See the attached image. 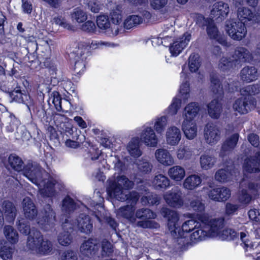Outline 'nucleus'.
I'll return each instance as SVG.
<instances>
[{"instance_id":"nucleus-1","label":"nucleus","mask_w":260,"mask_h":260,"mask_svg":"<svg viewBox=\"0 0 260 260\" xmlns=\"http://www.w3.org/2000/svg\"><path fill=\"white\" fill-rule=\"evenodd\" d=\"M108 182L107 192L110 197L120 201H127L128 203L131 204V205L119 208L117 214L134 223L136 219L134 215L135 209L133 205L135 204L138 200L139 195L136 191L127 194V190L134 186L133 182L124 175H118L109 179Z\"/></svg>"},{"instance_id":"nucleus-2","label":"nucleus","mask_w":260,"mask_h":260,"mask_svg":"<svg viewBox=\"0 0 260 260\" xmlns=\"http://www.w3.org/2000/svg\"><path fill=\"white\" fill-rule=\"evenodd\" d=\"M24 176L39 188L42 197H51L55 195L58 182L51 177L36 163L28 164L24 168Z\"/></svg>"},{"instance_id":"nucleus-3","label":"nucleus","mask_w":260,"mask_h":260,"mask_svg":"<svg viewBox=\"0 0 260 260\" xmlns=\"http://www.w3.org/2000/svg\"><path fill=\"white\" fill-rule=\"evenodd\" d=\"M161 214L167 219V227L171 235L175 238H185L188 234L201 225L199 221L190 219L185 221L180 226V216L174 210L164 207Z\"/></svg>"},{"instance_id":"nucleus-4","label":"nucleus","mask_w":260,"mask_h":260,"mask_svg":"<svg viewBox=\"0 0 260 260\" xmlns=\"http://www.w3.org/2000/svg\"><path fill=\"white\" fill-rule=\"evenodd\" d=\"M26 246L32 252L41 255L49 254L52 250L51 242L44 238L39 231L29 234Z\"/></svg>"},{"instance_id":"nucleus-5","label":"nucleus","mask_w":260,"mask_h":260,"mask_svg":"<svg viewBox=\"0 0 260 260\" xmlns=\"http://www.w3.org/2000/svg\"><path fill=\"white\" fill-rule=\"evenodd\" d=\"M198 219L201 225L190 235V239L192 242L201 241L217 235L215 230L212 226V217L208 214L198 215Z\"/></svg>"},{"instance_id":"nucleus-6","label":"nucleus","mask_w":260,"mask_h":260,"mask_svg":"<svg viewBox=\"0 0 260 260\" xmlns=\"http://www.w3.org/2000/svg\"><path fill=\"white\" fill-rule=\"evenodd\" d=\"M62 226L63 229H70L72 230L74 227H77L79 231L85 234H89L93 229L92 222L89 215L81 214L74 222L71 223L69 217L65 219L62 223Z\"/></svg>"},{"instance_id":"nucleus-7","label":"nucleus","mask_w":260,"mask_h":260,"mask_svg":"<svg viewBox=\"0 0 260 260\" xmlns=\"http://www.w3.org/2000/svg\"><path fill=\"white\" fill-rule=\"evenodd\" d=\"M42 216L37 218L39 226L45 231H51L55 226V213L50 205H46L41 211Z\"/></svg>"},{"instance_id":"nucleus-8","label":"nucleus","mask_w":260,"mask_h":260,"mask_svg":"<svg viewBox=\"0 0 260 260\" xmlns=\"http://www.w3.org/2000/svg\"><path fill=\"white\" fill-rule=\"evenodd\" d=\"M225 81L223 85L221 86L220 82L218 77L216 75H213L211 77V87L213 92L215 94H218L222 96L223 94V91L232 92L238 90L239 82L238 81Z\"/></svg>"},{"instance_id":"nucleus-9","label":"nucleus","mask_w":260,"mask_h":260,"mask_svg":"<svg viewBox=\"0 0 260 260\" xmlns=\"http://www.w3.org/2000/svg\"><path fill=\"white\" fill-rule=\"evenodd\" d=\"M223 224L224 219L223 218L212 217V226L214 228L217 233V235L213 236L212 238H218L221 240H231L237 237V232L231 228H226L222 230Z\"/></svg>"},{"instance_id":"nucleus-10","label":"nucleus","mask_w":260,"mask_h":260,"mask_svg":"<svg viewBox=\"0 0 260 260\" xmlns=\"http://www.w3.org/2000/svg\"><path fill=\"white\" fill-rule=\"evenodd\" d=\"M225 31L233 40L240 41L247 34L245 25L238 20H228L226 22Z\"/></svg>"},{"instance_id":"nucleus-11","label":"nucleus","mask_w":260,"mask_h":260,"mask_svg":"<svg viewBox=\"0 0 260 260\" xmlns=\"http://www.w3.org/2000/svg\"><path fill=\"white\" fill-rule=\"evenodd\" d=\"M173 37L169 41L173 42L170 44L169 50L172 56H177L182 50L187 46L191 40V34L188 32L176 37L174 31Z\"/></svg>"},{"instance_id":"nucleus-12","label":"nucleus","mask_w":260,"mask_h":260,"mask_svg":"<svg viewBox=\"0 0 260 260\" xmlns=\"http://www.w3.org/2000/svg\"><path fill=\"white\" fill-rule=\"evenodd\" d=\"M221 138L219 127L214 123H207L204 128V139L205 142L210 145L216 144Z\"/></svg>"},{"instance_id":"nucleus-13","label":"nucleus","mask_w":260,"mask_h":260,"mask_svg":"<svg viewBox=\"0 0 260 260\" xmlns=\"http://www.w3.org/2000/svg\"><path fill=\"white\" fill-rule=\"evenodd\" d=\"M163 197L166 204L171 207L180 208L184 204L182 191L178 187L166 192Z\"/></svg>"},{"instance_id":"nucleus-14","label":"nucleus","mask_w":260,"mask_h":260,"mask_svg":"<svg viewBox=\"0 0 260 260\" xmlns=\"http://www.w3.org/2000/svg\"><path fill=\"white\" fill-rule=\"evenodd\" d=\"M98 27L108 37H114L118 34L117 25H112L108 16L100 15L96 18Z\"/></svg>"},{"instance_id":"nucleus-15","label":"nucleus","mask_w":260,"mask_h":260,"mask_svg":"<svg viewBox=\"0 0 260 260\" xmlns=\"http://www.w3.org/2000/svg\"><path fill=\"white\" fill-rule=\"evenodd\" d=\"M238 21L245 22H250L251 23H260V8L254 13L246 7H239L237 10Z\"/></svg>"},{"instance_id":"nucleus-16","label":"nucleus","mask_w":260,"mask_h":260,"mask_svg":"<svg viewBox=\"0 0 260 260\" xmlns=\"http://www.w3.org/2000/svg\"><path fill=\"white\" fill-rule=\"evenodd\" d=\"M89 47L87 45L83 43H80L78 45V47L75 48V50L73 51V53L76 54V59L81 58V59L77 60L75 62L74 71L77 74H80L84 71L85 64L84 55L88 52Z\"/></svg>"},{"instance_id":"nucleus-17","label":"nucleus","mask_w":260,"mask_h":260,"mask_svg":"<svg viewBox=\"0 0 260 260\" xmlns=\"http://www.w3.org/2000/svg\"><path fill=\"white\" fill-rule=\"evenodd\" d=\"M256 106L254 100H249L247 97H241L237 99L233 105L234 110L240 114H245L253 109Z\"/></svg>"},{"instance_id":"nucleus-18","label":"nucleus","mask_w":260,"mask_h":260,"mask_svg":"<svg viewBox=\"0 0 260 260\" xmlns=\"http://www.w3.org/2000/svg\"><path fill=\"white\" fill-rule=\"evenodd\" d=\"M255 235L254 240L250 242L248 239V236L244 232L240 233V239L244 244L245 247L251 250H255L253 253H260V229H256L254 233Z\"/></svg>"},{"instance_id":"nucleus-19","label":"nucleus","mask_w":260,"mask_h":260,"mask_svg":"<svg viewBox=\"0 0 260 260\" xmlns=\"http://www.w3.org/2000/svg\"><path fill=\"white\" fill-rule=\"evenodd\" d=\"M140 139L146 146L152 147H156L158 141L154 130L149 126L144 127L140 135Z\"/></svg>"},{"instance_id":"nucleus-20","label":"nucleus","mask_w":260,"mask_h":260,"mask_svg":"<svg viewBox=\"0 0 260 260\" xmlns=\"http://www.w3.org/2000/svg\"><path fill=\"white\" fill-rule=\"evenodd\" d=\"M154 155L157 162L163 166H171L175 164L173 156L165 148L157 149L155 151Z\"/></svg>"},{"instance_id":"nucleus-21","label":"nucleus","mask_w":260,"mask_h":260,"mask_svg":"<svg viewBox=\"0 0 260 260\" xmlns=\"http://www.w3.org/2000/svg\"><path fill=\"white\" fill-rule=\"evenodd\" d=\"M181 132L178 127L172 125L167 129L166 140L168 145L171 146H177L181 140Z\"/></svg>"},{"instance_id":"nucleus-22","label":"nucleus","mask_w":260,"mask_h":260,"mask_svg":"<svg viewBox=\"0 0 260 260\" xmlns=\"http://www.w3.org/2000/svg\"><path fill=\"white\" fill-rule=\"evenodd\" d=\"M229 11L228 4L223 2H218L213 4L211 10L210 16L212 19L220 18L221 20L228 15Z\"/></svg>"},{"instance_id":"nucleus-23","label":"nucleus","mask_w":260,"mask_h":260,"mask_svg":"<svg viewBox=\"0 0 260 260\" xmlns=\"http://www.w3.org/2000/svg\"><path fill=\"white\" fill-rule=\"evenodd\" d=\"M207 25V32L211 39L215 40L222 46H228V43L225 38L219 32L212 20L208 22Z\"/></svg>"},{"instance_id":"nucleus-24","label":"nucleus","mask_w":260,"mask_h":260,"mask_svg":"<svg viewBox=\"0 0 260 260\" xmlns=\"http://www.w3.org/2000/svg\"><path fill=\"white\" fill-rule=\"evenodd\" d=\"M99 247L98 240L90 238L82 243L80 247V252L83 255L90 256L96 253Z\"/></svg>"},{"instance_id":"nucleus-25","label":"nucleus","mask_w":260,"mask_h":260,"mask_svg":"<svg viewBox=\"0 0 260 260\" xmlns=\"http://www.w3.org/2000/svg\"><path fill=\"white\" fill-rule=\"evenodd\" d=\"M200 107L197 103H190L187 105L183 113L182 122H194L193 119L198 114Z\"/></svg>"},{"instance_id":"nucleus-26","label":"nucleus","mask_w":260,"mask_h":260,"mask_svg":"<svg viewBox=\"0 0 260 260\" xmlns=\"http://www.w3.org/2000/svg\"><path fill=\"white\" fill-rule=\"evenodd\" d=\"M22 207L24 216L27 219L32 220L37 217L38 210L30 198H25L23 199Z\"/></svg>"},{"instance_id":"nucleus-27","label":"nucleus","mask_w":260,"mask_h":260,"mask_svg":"<svg viewBox=\"0 0 260 260\" xmlns=\"http://www.w3.org/2000/svg\"><path fill=\"white\" fill-rule=\"evenodd\" d=\"M174 30L175 28L172 25L167 27L159 35V37L152 38L151 41L152 45L156 46L163 44H164V45H166L167 41H169V39L173 37Z\"/></svg>"},{"instance_id":"nucleus-28","label":"nucleus","mask_w":260,"mask_h":260,"mask_svg":"<svg viewBox=\"0 0 260 260\" xmlns=\"http://www.w3.org/2000/svg\"><path fill=\"white\" fill-rule=\"evenodd\" d=\"M243 170L248 173L260 171V154H258L255 157L246 159L243 165Z\"/></svg>"},{"instance_id":"nucleus-29","label":"nucleus","mask_w":260,"mask_h":260,"mask_svg":"<svg viewBox=\"0 0 260 260\" xmlns=\"http://www.w3.org/2000/svg\"><path fill=\"white\" fill-rule=\"evenodd\" d=\"M182 83L179 89V96L181 100L185 102L189 97V84L187 75L182 71L180 74Z\"/></svg>"},{"instance_id":"nucleus-30","label":"nucleus","mask_w":260,"mask_h":260,"mask_svg":"<svg viewBox=\"0 0 260 260\" xmlns=\"http://www.w3.org/2000/svg\"><path fill=\"white\" fill-rule=\"evenodd\" d=\"M186 175L185 169L181 166L176 165L170 168L168 175L171 179L176 182L181 181Z\"/></svg>"},{"instance_id":"nucleus-31","label":"nucleus","mask_w":260,"mask_h":260,"mask_svg":"<svg viewBox=\"0 0 260 260\" xmlns=\"http://www.w3.org/2000/svg\"><path fill=\"white\" fill-rule=\"evenodd\" d=\"M181 129L188 140H193L197 136L198 127L196 122H182Z\"/></svg>"},{"instance_id":"nucleus-32","label":"nucleus","mask_w":260,"mask_h":260,"mask_svg":"<svg viewBox=\"0 0 260 260\" xmlns=\"http://www.w3.org/2000/svg\"><path fill=\"white\" fill-rule=\"evenodd\" d=\"M241 79L247 82L254 81L257 79L258 74L257 70L254 67H246L241 71Z\"/></svg>"},{"instance_id":"nucleus-33","label":"nucleus","mask_w":260,"mask_h":260,"mask_svg":"<svg viewBox=\"0 0 260 260\" xmlns=\"http://www.w3.org/2000/svg\"><path fill=\"white\" fill-rule=\"evenodd\" d=\"M239 139V135L235 134L228 139L223 144L220 153V156H223L229 154L236 147Z\"/></svg>"},{"instance_id":"nucleus-34","label":"nucleus","mask_w":260,"mask_h":260,"mask_svg":"<svg viewBox=\"0 0 260 260\" xmlns=\"http://www.w3.org/2000/svg\"><path fill=\"white\" fill-rule=\"evenodd\" d=\"M202 179L197 175H190L187 177L183 182V187L185 189L192 190L200 186Z\"/></svg>"},{"instance_id":"nucleus-35","label":"nucleus","mask_w":260,"mask_h":260,"mask_svg":"<svg viewBox=\"0 0 260 260\" xmlns=\"http://www.w3.org/2000/svg\"><path fill=\"white\" fill-rule=\"evenodd\" d=\"M122 8L119 6H116L110 13V17L112 22V25L117 26L118 32L122 28V26L120 25L122 20Z\"/></svg>"},{"instance_id":"nucleus-36","label":"nucleus","mask_w":260,"mask_h":260,"mask_svg":"<svg viewBox=\"0 0 260 260\" xmlns=\"http://www.w3.org/2000/svg\"><path fill=\"white\" fill-rule=\"evenodd\" d=\"M233 57L235 60L242 62H249L253 58L249 51L244 47L237 48L235 50Z\"/></svg>"},{"instance_id":"nucleus-37","label":"nucleus","mask_w":260,"mask_h":260,"mask_svg":"<svg viewBox=\"0 0 260 260\" xmlns=\"http://www.w3.org/2000/svg\"><path fill=\"white\" fill-rule=\"evenodd\" d=\"M229 169L228 170L225 169H220L218 170L215 175V179L220 182H225L233 179L234 177H236V173H237L235 170H233L230 169V172H229Z\"/></svg>"},{"instance_id":"nucleus-38","label":"nucleus","mask_w":260,"mask_h":260,"mask_svg":"<svg viewBox=\"0 0 260 260\" xmlns=\"http://www.w3.org/2000/svg\"><path fill=\"white\" fill-rule=\"evenodd\" d=\"M216 162V158L213 155L208 153L201 155L200 162L201 168L206 170L212 168Z\"/></svg>"},{"instance_id":"nucleus-39","label":"nucleus","mask_w":260,"mask_h":260,"mask_svg":"<svg viewBox=\"0 0 260 260\" xmlns=\"http://www.w3.org/2000/svg\"><path fill=\"white\" fill-rule=\"evenodd\" d=\"M170 180L162 174L156 175L152 181V185L156 189H166L170 186Z\"/></svg>"},{"instance_id":"nucleus-40","label":"nucleus","mask_w":260,"mask_h":260,"mask_svg":"<svg viewBox=\"0 0 260 260\" xmlns=\"http://www.w3.org/2000/svg\"><path fill=\"white\" fill-rule=\"evenodd\" d=\"M221 104L217 100H214L208 105V113L212 118H218L221 112Z\"/></svg>"},{"instance_id":"nucleus-41","label":"nucleus","mask_w":260,"mask_h":260,"mask_svg":"<svg viewBox=\"0 0 260 260\" xmlns=\"http://www.w3.org/2000/svg\"><path fill=\"white\" fill-rule=\"evenodd\" d=\"M143 22V18L137 15L128 16L124 20L123 25L126 29H129Z\"/></svg>"},{"instance_id":"nucleus-42","label":"nucleus","mask_w":260,"mask_h":260,"mask_svg":"<svg viewBox=\"0 0 260 260\" xmlns=\"http://www.w3.org/2000/svg\"><path fill=\"white\" fill-rule=\"evenodd\" d=\"M4 234L7 240L12 244H15L18 241V234L17 231L10 225H6L4 228Z\"/></svg>"},{"instance_id":"nucleus-43","label":"nucleus","mask_w":260,"mask_h":260,"mask_svg":"<svg viewBox=\"0 0 260 260\" xmlns=\"http://www.w3.org/2000/svg\"><path fill=\"white\" fill-rule=\"evenodd\" d=\"M127 149L132 156L135 157L140 156L141 155V151L139 149V138H133L128 143Z\"/></svg>"},{"instance_id":"nucleus-44","label":"nucleus","mask_w":260,"mask_h":260,"mask_svg":"<svg viewBox=\"0 0 260 260\" xmlns=\"http://www.w3.org/2000/svg\"><path fill=\"white\" fill-rule=\"evenodd\" d=\"M154 128L158 134L162 133L168 124V118L165 116L156 117L153 120Z\"/></svg>"},{"instance_id":"nucleus-45","label":"nucleus","mask_w":260,"mask_h":260,"mask_svg":"<svg viewBox=\"0 0 260 260\" xmlns=\"http://www.w3.org/2000/svg\"><path fill=\"white\" fill-rule=\"evenodd\" d=\"M5 214L9 222L14 220L16 215V209L10 202L6 201L4 203Z\"/></svg>"},{"instance_id":"nucleus-46","label":"nucleus","mask_w":260,"mask_h":260,"mask_svg":"<svg viewBox=\"0 0 260 260\" xmlns=\"http://www.w3.org/2000/svg\"><path fill=\"white\" fill-rule=\"evenodd\" d=\"M201 66V61L199 55L197 54H191L189 57L188 67L189 70L192 73H196Z\"/></svg>"},{"instance_id":"nucleus-47","label":"nucleus","mask_w":260,"mask_h":260,"mask_svg":"<svg viewBox=\"0 0 260 260\" xmlns=\"http://www.w3.org/2000/svg\"><path fill=\"white\" fill-rule=\"evenodd\" d=\"M76 208V204L70 197L67 196L62 201L61 209L64 213L70 214Z\"/></svg>"},{"instance_id":"nucleus-48","label":"nucleus","mask_w":260,"mask_h":260,"mask_svg":"<svg viewBox=\"0 0 260 260\" xmlns=\"http://www.w3.org/2000/svg\"><path fill=\"white\" fill-rule=\"evenodd\" d=\"M176 155L179 160H186L190 158L192 152L187 146L180 145L177 149Z\"/></svg>"},{"instance_id":"nucleus-49","label":"nucleus","mask_w":260,"mask_h":260,"mask_svg":"<svg viewBox=\"0 0 260 260\" xmlns=\"http://www.w3.org/2000/svg\"><path fill=\"white\" fill-rule=\"evenodd\" d=\"M260 92V86L257 84L249 85L242 88L240 90L241 95L247 96L255 95Z\"/></svg>"},{"instance_id":"nucleus-50","label":"nucleus","mask_w":260,"mask_h":260,"mask_svg":"<svg viewBox=\"0 0 260 260\" xmlns=\"http://www.w3.org/2000/svg\"><path fill=\"white\" fill-rule=\"evenodd\" d=\"M64 232L61 233L58 236V241L62 246H67L70 244L72 242V238L69 231L66 232L67 229H63ZM67 230H70L67 229Z\"/></svg>"},{"instance_id":"nucleus-51","label":"nucleus","mask_w":260,"mask_h":260,"mask_svg":"<svg viewBox=\"0 0 260 260\" xmlns=\"http://www.w3.org/2000/svg\"><path fill=\"white\" fill-rule=\"evenodd\" d=\"M17 227L19 231L22 234L27 235L31 234L30 225L25 219H18L16 222ZM33 232H31L32 233Z\"/></svg>"},{"instance_id":"nucleus-52","label":"nucleus","mask_w":260,"mask_h":260,"mask_svg":"<svg viewBox=\"0 0 260 260\" xmlns=\"http://www.w3.org/2000/svg\"><path fill=\"white\" fill-rule=\"evenodd\" d=\"M181 101L179 99L174 98L171 104L166 110L167 114L171 116L176 114L181 106Z\"/></svg>"},{"instance_id":"nucleus-53","label":"nucleus","mask_w":260,"mask_h":260,"mask_svg":"<svg viewBox=\"0 0 260 260\" xmlns=\"http://www.w3.org/2000/svg\"><path fill=\"white\" fill-rule=\"evenodd\" d=\"M160 198L157 194L147 193L142 198V203L144 205H154L159 203Z\"/></svg>"},{"instance_id":"nucleus-54","label":"nucleus","mask_w":260,"mask_h":260,"mask_svg":"<svg viewBox=\"0 0 260 260\" xmlns=\"http://www.w3.org/2000/svg\"><path fill=\"white\" fill-rule=\"evenodd\" d=\"M136 216L141 219H154L156 217L155 213L149 209H142L137 211Z\"/></svg>"},{"instance_id":"nucleus-55","label":"nucleus","mask_w":260,"mask_h":260,"mask_svg":"<svg viewBox=\"0 0 260 260\" xmlns=\"http://www.w3.org/2000/svg\"><path fill=\"white\" fill-rule=\"evenodd\" d=\"M49 102H51L54 105L55 109L58 111L62 110L61 107V98L60 94L57 91L52 92L49 99Z\"/></svg>"},{"instance_id":"nucleus-56","label":"nucleus","mask_w":260,"mask_h":260,"mask_svg":"<svg viewBox=\"0 0 260 260\" xmlns=\"http://www.w3.org/2000/svg\"><path fill=\"white\" fill-rule=\"evenodd\" d=\"M9 161L11 167L16 171H20L22 169L23 161L21 158L17 156L11 155Z\"/></svg>"},{"instance_id":"nucleus-57","label":"nucleus","mask_w":260,"mask_h":260,"mask_svg":"<svg viewBox=\"0 0 260 260\" xmlns=\"http://www.w3.org/2000/svg\"><path fill=\"white\" fill-rule=\"evenodd\" d=\"M72 17L78 23H82L87 19V16L82 10L78 8L74 9Z\"/></svg>"},{"instance_id":"nucleus-58","label":"nucleus","mask_w":260,"mask_h":260,"mask_svg":"<svg viewBox=\"0 0 260 260\" xmlns=\"http://www.w3.org/2000/svg\"><path fill=\"white\" fill-rule=\"evenodd\" d=\"M53 23L58 25L68 30H73L74 27L67 22L66 20L61 16L54 17L53 19Z\"/></svg>"},{"instance_id":"nucleus-59","label":"nucleus","mask_w":260,"mask_h":260,"mask_svg":"<svg viewBox=\"0 0 260 260\" xmlns=\"http://www.w3.org/2000/svg\"><path fill=\"white\" fill-rule=\"evenodd\" d=\"M138 169L142 172L147 173L150 172L152 168V165L147 160L142 159L137 163Z\"/></svg>"},{"instance_id":"nucleus-60","label":"nucleus","mask_w":260,"mask_h":260,"mask_svg":"<svg viewBox=\"0 0 260 260\" xmlns=\"http://www.w3.org/2000/svg\"><path fill=\"white\" fill-rule=\"evenodd\" d=\"M112 244L109 241L104 240L102 242V255L109 256L113 252Z\"/></svg>"},{"instance_id":"nucleus-61","label":"nucleus","mask_w":260,"mask_h":260,"mask_svg":"<svg viewBox=\"0 0 260 260\" xmlns=\"http://www.w3.org/2000/svg\"><path fill=\"white\" fill-rule=\"evenodd\" d=\"M11 96L16 102L18 103H22L28 99V96L24 94L19 89H15L11 92Z\"/></svg>"},{"instance_id":"nucleus-62","label":"nucleus","mask_w":260,"mask_h":260,"mask_svg":"<svg viewBox=\"0 0 260 260\" xmlns=\"http://www.w3.org/2000/svg\"><path fill=\"white\" fill-rule=\"evenodd\" d=\"M14 248L10 246H4L0 247V256L3 259H10L12 257Z\"/></svg>"},{"instance_id":"nucleus-63","label":"nucleus","mask_w":260,"mask_h":260,"mask_svg":"<svg viewBox=\"0 0 260 260\" xmlns=\"http://www.w3.org/2000/svg\"><path fill=\"white\" fill-rule=\"evenodd\" d=\"M168 0H150V5L152 9L155 10H161L167 5Z\"/></svg>"},{"instance_id":"nucleus-64","label":"nucleus","mask_w":260,"mask_h":260,"mask_svg":"<svg viewBox=\"0 0 260 260\" xmlns=\"http://www.w3.org/2000/svg\"><path fill=\"white\" fill-rule=\"evenodd\" d=\"M233 60H229L225 57H223L219 63V68L222 71L230 70L233 67Z\"/></svg>"}]
</instances>
